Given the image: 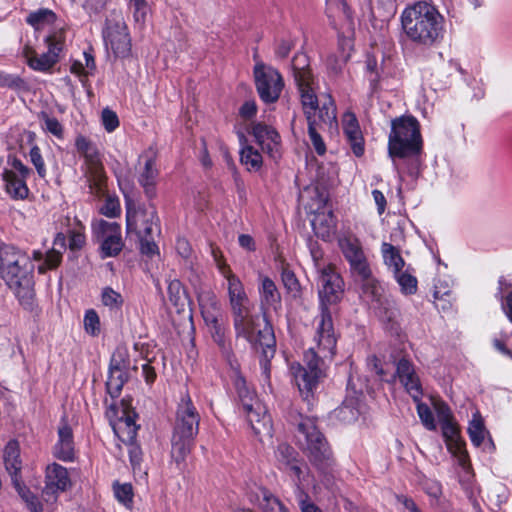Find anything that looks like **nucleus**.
Here are the masks:
<instances>
[{"label":"nucleus","instance_id":"79ce46f5","mask_svg":"<svg viewBox=\"0 0 512 512\" xmlns=\"http://www.w3.org/2000/svg\"><path fill=\"white\" fill-rule=\"evenodd\" d=\"M468 433L475 446H480L482 444L487 431L480 416L474 415L473 419L469 423Z\"/></svg>","mask_w":512,"mask_h":512},{"label":"nucleus","instance_id":"dca6fc26","mask_svg":"<svg viewBox=\"0 0 512 512\" xmlns=\"http://www.w3.org/2000/svg\"><path fill=\"white\" fill-rule=\"evenodd\" d=\"M343 280L332 265L322 267L319 277V297L322 311L338 303L343 296Z\"/></svg>","mask_w":512,"mask_h":512},{"label":"nucleus","instance_id":"cd10ccee","mask_svg":"<svg viewBox=\"0 0 512 512\" xmlns=\"http://www.w3.org/2000/svg\"><path fill=\"white\" fill-rule=\"evenodd\" d=\"M396 372L401 383L405 386L407 392L418 400L422 395L419 379L414 373L411 363L406 359H401L397 363Z\"/></svg>","mask_w":512,"mask_h":512},{"label":"nucleus","instance_id":"864d4df0","mask_svg":"<svg viewBox=\"0 0 512 512\" xmlns=\"http://www.w3.org/2000/svg\"><path fill=\"white\" fill-rule=\"evenodd\" d=\"M417 412H418L419 418L421 419L422 424L428 430L436 429L434 417H433L432 411L428 405H426L425 403H418Z\"/></svg>","mask_w":512,"mask_h":512},{"label":"nucleus","instance_id":"a878e982","mask_svg":"<svg viewBox=\"0 0 512 512\" xmlns=\"http://www.w3.org/2000/svg\"><path fill=\"white\" fill-rule=\"evenodd\" d=\"M259 294L260 306L265 317L269 309H277L281 302V296L272 279L261 274L259 275Z\"/></svg>","mask_w":512,"mask_h":512},{"label":"nucleus","instance_id":"ea45409f","mask_svg":"<svg viewBox=\"0 0 512 512\" xmlns=\"http://www.w3.org/2000/svg\"><path fill=\"white\" fill-rule=\"evenodd\" d=\"M56 14L47 8H41L37 11L31 12L26 21L33 26L35 30H41L56 21Z\"/></svg>","mask_w":512,"mask_h":512},{"label":"nucleus","instance_id":"ddd939ff","mask_svg":"<svg viewBox=\"0 0 512 512\" xmlns=\"http://www.w3.org/2000/svg\"><path fill=\"white\" fill-rule=\"evenodd\" d=\"M114 433L124 444H131L136 438L138 426L135 412L124 400L119 406H111L107 412Z\"/></svg>","mask_w":512,"mask_h":512},{"label":"nucleus","instance_id":"774afa93","mask_svg":"<svg viewBox=\"0 0 512 512\" xmlns=\"http://www.w3.org/2000/svg\"><path fill=\"white\" fill-rule=\"evenodd\" d=\"M128 446V453L130 457V462L133 468L138 466L141 462L142 452L141 449L134 444V441L131 444H126Z\"/></svg>","mask_w":512,"mask_h":512},{"label":"nucleus","instance_id":"e2e57ef3","mask_svg":"<svg viewBox=\"0 0 512 512\" xmlns=\"http://www.w3.org/2000/svg\"><path fill=\"white\" fill-rule=\"evenodd\" d=\"M45 128L57 138L63 137V127L56 118L44 115Z\"/></svg>","mask_w":512,"mask_h":512},{"label":"nucleus","instance_id":"20e7f679","mask_svg":"<svg viewBox=\"0 0 512 512\" xmlns=\"http://www.w3.org/2000/svg\"><path fill=\"white\" fill-rule=\"evenodd\" d=\"M237 337H243L250 343L264 347L266 357L275 353V337L267 315L263 316L264 326L260 328L259 317L252 314L251 307L231 313Z\"/></svg>","mask_w":512,"mask_h":512},{"label":"nucleus","instance_id":"f704fd0d","mask_svg":"<svg viewBox=\"0 0 512 512\" xmlns=\"http://www.w3.org/2000/svg\"><path fill=\"white\" fill-rule=\"evenodd\" d=\"M158 176V170L156 168L155 161L149 158L145 161L144 169L140 173L139 183L144 189L147 197L150 199L156 196V179Z\"/></svg>","mask_w":512,"mask_h":512},{"label":"nucleus","instance_id":"c03bdc74","mask_svg":"<svg viewBox=\"0 0 512 512\" xmlns=\"http://www.w3.org/2000/svg\"><path fill=\"white\" fill-rule=\"evenodd\" d=\"M101 302L110 310H119L123 305V297L111 287H105L101 292Z\"/></svg>","mask_w":512,"mask_h":512},{"label":"nucleus","instance_id":"680f3d73","mask_svg":"<svg viewBox=\"0 0 512 512\" xmlns=\"http://www.w3.org/2000/svg\"><path fill=\"white\" fill-rule=\"evenodd\" d=\"M294 47V42L291 40L281 39L276 43L275 47V55L279 59H285L290 54L292 48Z\"/></svg>","mask_w":512,"mask_h":512},{"label":"nucleus","instance_id":"f8f14e48","mask_svg":"<svg viewBox=\"0 0 512 512\" xmlns=\"http://www.w3.org/2000/svg\"><path fill=\"white\" fill-rule=\"evenodd\" d=\"M48 52L38 55L36 51L26 45L23 56L30 68L36 71L48 72L59 61V54L63 49L64 35L62 31L55 32L46 38Z\"/></svg>","mask_w":512,"mask_h":512},{"label":"nucleus","instance_id":"5fc2aeb1","mask_svg":"<svg viewBox=\"0 0 512 512\" xmlns=\"http://www.w3.org/2000/svg\"><path fill=\"white\" fill-rule=\"evenodd\" d=\"M101 119L102 124L107 132H113L119 126V119L117 114L109 108L102 110Z\"/></svg>","mask_w":512,"mask_h":512},{"label":"nucleus","instance_id":"052dcab7","mask_svg":"<svg viewBox=\"0 0 512 512\" xmlns=\"http://www.w3.org/2000/svg\"><path fill=\"white\" fill-rule=\"evenodd\" d=\"M282 281L288 291L297 293L300 290V284L292 271L284 270L282 273Z\"/></svg>","mask_w":512,"mask_h":512},{"label":"nucleus","instance_id":"f257e3e1","mask_svg":"<svg viewBox=\"0 0 512 512\" xmlns=\"http://www.w3.org/2000/svg\"><path fill=\"white\" fill-rule=\"evenodd\" d=\"M401 26L411 42L424 47L440 43L445 34L444 16L427 1L406 7L401 14Z\"/></svg>","mask_w":512,"mask_h":512},{"label":"nucleus","instance_id":"412c9836","mask_svg":"<svg viewBox=\"0 0 512 512\" xmlns=\"http://www.w3.org/2000/svg\"><path fill=\"white\" fill-rule=\"evenodd\" d=\"M205 323L214 343L221 351L222 356L226 359L232 369L237 370L239 364L233 353L231 341L226 335L227 327L223 320V316L206 320Z\"/></svg>","mask_w":512,"mask_h":512},{"label":"nucleus","instance_id":"f03ea898","mask_svg":"<svg viewBox=\"0 0 512 512\" xmlns=\"http://www.w3.org/2000/svg\"><path fill=\"white\" fill-rule=\"evenodd\" d=\"M199 423L200 414L190 396L186 394L178 403L171 439V456L178 466L185 462L192 450Z\"/></svg>","mask_w":512,"mask_h":512},{"label":"nucleus","instance_id":"a18cd8bd","mask_svg":"<svg viewBox=\"0 0 512 512\" xmlns=\"http://www.w3.org/2000/svg\"><path fill=\"white\" fill-rule=\"evenodd\" d=\"M113 491L116 499L125 507H131L133 503V488L129 483L120 484L115 482L113 484Z\"/></svg>","mask_w":512,"mask_h":512},{"label":"nucleus","instance_id":"b1692460","mask_svg":"<svg viewBox=\"0 0 512 512\" xmlns=\"http://www.w3.org/2000/svg\"><path fill=\"white\" fill-rule=\"evenodd\" d=\"M441 426L448 450L458 457L462 466H465L468 455L465 450V443L460 438L458 426L453 422V419L441 423Z\"/></svg>","mask_w":512,"mask_h":512},{"label":"nucleus","instance_id":"de8ad7c7","mask_svg":"<svg viewBox=\"0 0 512 512\" xmlns=\"http://www.w3.org/2000/svg\"><path fill=\"white\" fill-rule=\"evenodd\" d=\"M84 329L91 336H97L100 333V318L94 309H89L84 316Z\"/></svg>","mask_w":512,"mask_h":512},{"label":"nucleus","instance_id":"4d7b16f0","mask_svg":"<svg viewBox=\"0 0 512 512\" xmlns=\"http://www.w3.org/2000/svg\"><path fill=\"white\" fill-rule=\"evenodd\" d=\"M433 407L437 413L440 423L453 419L451 410L445 402L441 400H433Z\"/></svg>","mask_w":512,"mask_h":512},{"label":"nucleus","instance_id":"bb28decb","mask_svg":"<svg viewBox=\"0 0 512 512\" xmlns=\"http://www.w3.org/2000/svg\"><path fill=\"white\" fill-rule=\"evenodd\" d=\"M343 130L355 156L364 154V140L354 114L346 113L343 117Z\"/></svg>","mask_w":512,"mask_h":512},{"label":"nucleus","instance_id":"4c0bfd02","mask_svg":"<svg viewBox=\"0 0 512 512\" xmlns=\"http://www.w3.org/2000/svg\"><path fill=\"white\" fill-rule=\"evenodd\" d=\"M6 192L14 199H24L28 195V187L25 179L16 177L12 173H3Z\"/></svg>","mask_w":512,"mask_h":512},{"label":"nucleus","instance_id":"58836bf2","mask_svg":"<svg viewBox=\"0 0 512 512\" xmlns=\"http://www.w3.org/2000/svg\"><path fill=\"white\" fill-rule=\"evenodd\" d=\"M384 263L393 269L394 274H398L405 265V261L400 255L398 248L390 243L384 242L381 246Z\"/></svg>","mask_w":512,"mask_h":512},{"label":"nucleus","instance_id":"37998d69","mask_svg":"<svg viewBox=\"0 0 512 512\" xmlns=\"http://www.w3.org/2000/svg\"><path fill=\"white\" fill-rule=\"evenodd\" d=\"M169 301L177 308L180 309L185 305L186 296L182 284L179 280H172L168 285Z\"/></svg>","mask_w":512,"mask_h":512},{"label":"nucleus","instance_id":"0eeeda50","mask_svg":"<svg viewBox=\"0 0 512 512\" xmlns=\"http://www.w3.org/2000/svg\"><path fill=\"white\" fill-rule=\"evenodd\" d=\"M78 153L84 158L83 172L90 193L104 197L107 193V176L102 157L96 144L84 136H78L75 142Z\"/></svg>","mask_w":512,"mask_h":512},{"label":"nucleus","instance_id":"0e129e2a","mask_svg":"<svg viewBox=\"0 0 512 512\" xmlns=\"http://www.w3.org/2000/svg\"><path fill=\"white\" fill-rule=\"evenodd\" d=\"M85 245V235L83 233V228L75 229L70 232V242L69 246L72 250L81 249Z\"/></svg>","mask_w":512,"mask_h":512},{"label":"nucleus","instance_id":"4468645a","mask_svg":"<svg viewBox=\"0 0 512 512\" xmlns=\"http://www.w3.org/2000/svg\"><path fill=\"white\" fill-rule=\"evenodd\" d=\"M291 67L302 105L317 104L308 56L305 53H297L292 59Z\"/></svg>","mask_w":512,"mask_h":512},{"label":"nucleus","instance_id":"9d476101","mask_svg":"<svg viewBox=\"0 0 512 512\" xmlns=\"http://www.w3.org/2000/svg\"><path fill=\"white\" fill-rule=\"evenodd\" d=\"M312 202L307 203L305 208L314 214L312 227L315 234L323 240H328L335 233L336 221L331 210H326L327 195L318 188L309 191Z\"/></svg>","mask_w":512,"mask_h":512},{"label":"nucleus","instance_id":"2eb2a0df","mask_svg":"<svg viewBox=\"0 0 512 512\" xmlns=\"http://www.w3.org/2000/svg\"><path fill=\"white\" fill-rule=\"evenodd\" d=\"M103 35L106 44L110 45L114 54L125 56L129 53L131 41L121 12L113 11L106 19Z\"/></svg>","mask_w":512,"mask_h":512},{"label":"nucleus","instance_id":"1a4fd4ad","mask_svg":"<svg viewBox=\"0 0 512 512\" xmlns=\"http://www.w3.org/2000/svg\"><path fill=\"white\" fill-rule=\"evenodd\" d=\"M321 364L322 358L318 357L313 348H310L304 354L303 364L296 363L291 366L295 383L302 398L307 402L313 398L314 390L320 379L324 377Z\"/></svg>","mask_w":512,"mask_h":512},{"label":"nucleus","instance_id":"3c124183","mask_svg":"<svg viewBox=\"0 0 512 512\" xmlns=\"http://www.w3.org/2000/svg\"><path fill=\"white\" fill-rule=\"evenodd\" d=\"M62 260V254L56 249H51L46 253L45 262L39 265L38 271L40 274H44L47 269H55L59 266Z\"/></svg>","mask_w":512,"mask_h":512},{"label":"nucleus","instance_id":"7c9ffc66","mask_svg":"<svg viewBox=\"0 0 512 512\" xmlns=\"http://www.w3.org/2000/svg\"><path fill=\"white\" fill-rule=\"evenodd\" d=\"M198 302L204 321L222 316L220 303L212 290L200 289L198 291Z\"/></svg>","mask_w":512,"mask_h":512},{"label":"nucleus","instance_id":"6e6d98bb","mask_svg":"<svg viewBox=\"0 0 512 512\" xmlns=\"http://www.w3.org/2000/svg\"><path fill=\"white\" fill-rule=\"evenodd\" d=\"M30 160L35 166L37 173L40 177L44 178L46 176V169L44 165V160L41 156L40 149L37 146H34L31 148L30 153Z\"/></svg>","mask_w":512,"mask_h":512},{"label":"nucleus","instance_id":"6e6552de","mask_svg":"<svg viewBox=\"0 0 512 512\" xmlns=\"http://www.w3.org/2000/svg\"><path fill=\"white\" fill-rule=\"evenodd\" d=\"M33 269L27 253L11 245L0 247V274L10 288L28 285Z\"/></svg>","mask_w":512,"mask_h":512},{"label":"nucleus","instance_id":"a19ab883","mask_svg":"<svg viewBox=\"0 0 512 512\" xmlns=\"http://www.w3.org/2000/svg\"><path fill=\"white\" fill-rule=\"evenodd\" d=\"M261 493L262 501L259 505L263 512H289L287 507L271 492L263 489Z\"/></svg>","mask_w":512,"mask_h":512},{"label":"nucleus","instance_id":"72a5a7b5","mask_svg":"<svg viewBox=\"0 0 512 512\" xmlns=\"http://www.w3.org/2000/svg\"><path fill=\"white\" fill-rule=\"evenodd\" d=\"M316 120L318 123L317 127L319 129L328 127V129L332 130L337 128L336 107L331 96L328 95L324 99L321 107L317 105Z\"/></svg>","mask_w":512,"mask_h":512},{"label":"nucleus","instance_id":"473e14b6","mask_svg":"<svg viewBox=\"0 0 512 512\" xmlns=\"http://www.w3.org/2000/svg\"><path fill=\"white\" fill-rule=\"evenodd\" d=\"M357 279L361 282L364 296L374 302L380 310L384 309L386 311L387 308L384 307L385 301L383 299V288L372 276V271H368L367 277H357Z\"/></svg>","mask_w":512,"mask_h":512},{"label":"nucleus","instance_id":"09e8293b","mask_svg":"<svg viewBox=\"0 0 512 512\" xmlns=\"http://www.w3.org/2000/svg\"><path fill=\"white\" fill-rule=\"evenodd\" d=\"M394 275L404 294H414L417 291V279L414 276L401 271Z\"/></svg>","mask_w":512,"mask_h":512},{"label":"nucleus","instance_id":"c9c22d12","mask_svg":"<svg viewBox=\"0 0 512 512\" xmlns=\"http://www.w3.org/2000/svg\"><path fill=\"white\" fill-rule=\"evenodd\" d=\"M4 464L12 480L18 478L21 470V459L19 444L16 441H10L4 450Z\"/></svg>","mask_w":512,"mask_h":512},{"label":"nucleus","instance_id":"13d9d810","mask_svg":"<svg viewBox=\"0 0 512 512\" xmlns=\"http://www.w3.org/2000/svg\"><path fill=\"white\" fill-rule=\"evenodd\" d=\"M298 504L301 512H322L318 506L310 501L309 496L302 489H299Z\"/></svg>","mask_w":512,"mask_h":512},{"label":"nucleus","instance_id":"5701e85b","mask_svg":"<svg viewBox=\"0 0 512 512\" xmlns=\"http://www.w3.org/2000/svg\"><path fill=\"white\" fill-rule=\"evenodd\" d=\"M156 215L146 212H136L133 216L127 215V230L135 232L139 238H154L159 233Z\"/></svg>","mask_w":512,"mask_h":512},{"label":"nucleus","instance_id":"6ab92c4d","mask_svg":"<svg viewBox=\"0 0 512 512\" xmlns=\"http://www.w3.org/2000/svg\"><path fill=\"white\" fill-rule=\"evenodd\" d=\"M315 340L318 351L316 354L320 358H332L335 353L336 337L329 310L324 309L321 313V319L317 325Z\"/></svg>","mask_w":512,"mask_h":512},{"label":"nucleus","instance_id":"aec40b11","mask_svg":"<svg viewBox=\"0 0 512 512\" xmlns=\"http://www.w3.org/2000/svg\"><path fill=\"white\" fill-rule=\"evenodd\" d=\"M102 238L101 252L103 257H115L123 249L120 225L116 222L100 220L95 227Z\"/></svg>","mask_w":512,"mask_h":512},{"label":"nucleus","instance_id":"49530a36","mask_svg":"<svg viewBox=\"0 0 512 512\" xmlns=\"http://www.w3.org/2000/svg\"><path fill=\"white\" fill-rule=\"evenodd\" d=\"M241 162L249 169H259L262 165V156L252 146H245L241 150Z\"/></svg>","mask_w":512,"mask_h":512},{"label":"nucleus","instance_id":"9b49d317","mask_svg":"<svg viewBox=\"0 0 512 512\" xmlns=\"http://www.w3.org/2000/svg\"><path fill=\"white\" fill-rule=\"evenodd\" d=\"M254 79L256 90L263 102L269 104L279 99L284 82L278 70L258 62L254 66Z\"/></svg>","mask_w":512,"mask_h":512},{"label":"nucleus","instance_id":"7ed1b4c3","mask_svg":"<svg viewBox=\"0 0 512 512\" xmlns=\"http://www.w3.org/2000/svg\"><path fill=\"white\" fill-rule=\"evenodd\" d=\"M422 149L420 124L413 116H400L391 121L388 153L392 158L418 155Z\"/></svg>","mask_w":512,"mask_h":512},{"label":"nucleus","instance_id":"338daca9","mask_svg":"<svg viewBox=\"0 0 512 512\" xmlns=\"http://www.w3.org/2000/svg\"><path fill=\"white\" fill-rule=\"evenodd\" d=\"M140 250L147 256H153L157 253V245L154 238H139Z\"/></svg>","mask_w":512,"mask_h":512},{"label":"nucleus","instance_id":"f3484780","mask_svg":"<svg viewBox=\"0 0 512 512\" xmlns=\"http://www.w3.org/2000/svg\"><path fill=\"white\" fill-rule=\"evenodd\" d=\"M215 260L220 273L227 280V290L231 313L247 309V307H251L250 300L240 278L232 272L224 260L218 258L216 255Z\"/></svg>","mask_w":512,"mask_h":512},{"label":"nucleus","instance_id":"e433bc0d","mask_svg":"<svg viewBox=\"0 0 512 512\" xmlns=\"http://www.w3.org/2000/svg\"><path fill=\"white\" fill-rule=\"evenodd\" d=\"M370 10L375 20L389 21L396 13V0H372Z\"/></svg>","mask_w":512,"mask_h":512},{"label":"nucleus","instance_id":"bf43d9fd","mask_svg":"<svg viewBox=\"0 0 512 512\" xmlns=\"http://www.w3.org/2000/svg\"><path fill=\"white\" fill-rule=\"evenodd\" d=\"M101 213L107 217H116L120 214L119 201L107 196L104 205L101 207Z\"/></svg>","mask_w":512,"mask_h":512},{"label":"nucleus","instance_id":"423d86ee","mask_svg":"<svg viewBox=\"0 0 512 512\" xmlns=\"http://www.w3.org/2000/svg\"><path fill=\"white\" fill-rule=\"evenodd\" d=\"M235 385L243 412L254 434L260 440H263L265 437H271L272 420L264 403L249 389L242 377L236 379Z\"/></svg>","mask_w":512,"mask_h":512},{"label":"nucleus","instance_id":"393cba45","mask_svg":"<svg viewBox=\"0 0 512 512\" xmlns=\"http://www.w3.org/2000/svg\"><path fill=\"white\" fill-rule=\"evenodd\" d=\"M252 134L255 137L257 143L261 146L262 150L275 157L278 153V147L280 144V136L278 132L263 123H256L252 127Z\"/></svg>","mask_w":512,"mask_h":512},{"label":"nucleus","instance_id":"a211bd4d","mask_svg":"<svg viewBox=\"0 0 512 512\" xmlns=\"http://www.w3.org/2000/svg\"><path fill=\"white\" fill-rule=\"evenodd\" d=\"M339 245L350 264L352 274L356 277H367L371 269L359 239L355 236H345L339 240Z\"/></svg>","mask_w":512,"mask_h":512},{"label":"nucleus","instance_id":"69168bd1","mask_svg":"<svg viewBox=\"0 0 512 512\" xmlns=\"http://www.w3.org/2000/svg\"><path fill=\"white\" fill-rule=\"evenodd\" d=\"M3 173H12L16 177H22L23 179H26L30 173V170L20 160L13 159L11 162V169L5 170Z\"/></svg>","mask_w":512,"mask_h":512},{"label":"nucleus","instance_id":"603ef678","mask_svg":"<svg viewBox=\"0 0 512 512\" xmlns=\"http://www.w3.org/2000/svg\"><path fill=\"white\" fill-rule=\"evenodd\" d=\"M337 418L345 423H351L358 418V410L352 404L345 402L337 409Z\"/></svg>","mask_w":512,"mask_h":512},{"label":"nucleus","instance_id":"4be33fe9","mask_svg":"<svg viewBox=\"0 0 512 512\" xmlns=\"http://www.w3.org/2000/svg\"><path fill=\"white\" fill-rule=\"evenodd\" d=\"M70 485L68 471L65 467L53 463L46 469V486L43 490V497L46 502H55L57 493L63 492Z\"/></svg>","mask_w":512,"mask_h":512},{"label":"nucleus","instance_id":"c85d7f7f","mask_svg":"<svg viewBox=\"0 0 512 512\" xmlns=\"http://www.w3.org/2000/svg\"><path fill=\"white\" fill-rule=\"evenodd\" d=\"M59 441L55 446L54 455L63 461H72L74 458V442L71 427L62 422L58 428Z\"/></svg>","mask_w":512,"mask_h":512},{"label":"nucleus","instance_id":"39448f33","mask_svg":"<svg viewBox=\"0 0 512 512\" xmlns=\"http://www.w3.org/2000/svg\"><path fill=\"white\" fill-rule=\"evenodd\" d=\"M298 443L308 454L310 461L319 468H324L332 458L329 444L318 430L315 419L299 415L296 420Z\"/></svg>","mask_w":512,"mask_h":512},{"label":"nucleus","instance_id":"2f4dec72","mask_svg":"<svg viewBox=\"0 0 512 512\" xmlns=\"http://www.w3.org/2000/svg\"><path fill=\"white\" fill-rule=\"evenodd\" d=\"M126 373L124 372V365L115 359L111 360L108 379L106 381L107 392L112 398L118 397L122 387L126 381Z\"/></svg>","mask_w":512,"mask_h":512},{"label":"nucleus","instance_id":"c756f323","mask_svg":"<svg viewBox=\"0 0 512 512\" xmlns=\"http://www.w3.org/2000/svg\"><path fill=\"white\" fill-rule=\"evenodd\" d=\"M302 106L308 122V134L310 141L317 154L324 155L326 152V146L321 135L318 132L319 128L317 127L318 123L316 120L317 104Z\"/></svg>","mask_w":512,"mask_h":512},{"label":"nucleus","instance_id":"8fccbe9b","mask_svg":"<svg viewBox=\"0 0 512 512\" xmlns=\"http://www.w3.org/2000/svg\"><path fill=\"white\" fill-rule=\"evenodd\" d=\"M133 8V17L137 23H144L147 15L150 12V7L147 0H129Z\"/></svg>","mask_w":512,"mask_h":512}]
</instances>
